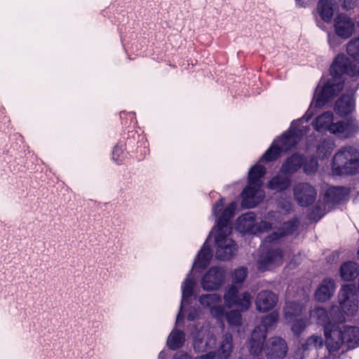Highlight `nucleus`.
<instances>
[{
  "label": "nucleus",
  "mask_w": 359,
  "mask_h": 359,
  "mask_svg": "<svg viewBox=\"0 0 359 359\" xmlns=\"http://www.w3.org/2000/svg\"><path fill=\"white\" fill-rule=\"evenodd\" d=\"M335 288V283L333 279L325 278L316 290L315 297L318 302H325L332 297Z\"/></svg>",
  "instance_id": "obj_25"
},
{
  "label": "nucleus",
  "mask_w": 359,
  "mask_h": 359,
  "mask_svg": "<svg viewBox=\"0 0 359 359\" xmlns=\"http://www.w3.org/2000/svg\"><path fill=\"white\" fill-rule=\"evenodd\" d=\"M279 320V313L274 311L264 316L261 325L255 328L250 341L249 349L251 354L259 355L262 352L263 343L266 337V332L274 327Z\"/></svg>",
  "instance_id": "obj_10"
},
{
  "label": "nucleus",
  "mask_w": 359,
  "mask_h": 359,
  "mask_svg": "<svg viewBox=\"0 0 359 359\" xmlns=\"http://www.w3.org/2000/svg\"><path fill=\"white\" fill-rule=\"evenodd\" d=\"M346 51L351 57L343 54L335 57L330 67L331 77L327 81L323 79L320 80L314 92L313 101L305 114L302 118L294 120L289 129L273 140L259 162L250 169L247 187H262V179L266 170L260 162L276 160L283 152H287L295 147L303 136L309 133L310 127L304 123L307 124L313 116L316 108L323 107L343 89L342 75L346 74L350 77L359 75V37L348 43Z\"/></svg>",
  "instance_id": "obj_1"
},
{
  "label": "nucleus",
  "mask_w": 359,
  "mask_h": 359,
  "mask_svg": "<svg viewBox=\"0 0 359 359\" xmlns=\"http://www.w3.org/2000/svg\"><path fill=\"white\" fill-rule=\"evenodd\" d=\"M291 181L288 177L277 175L269 182L267 187L271 190L281 191L287 189Z\"/></svg>",
  "instance_id": "obj_29"
},
{
  "label": "nucleus",
  "mask_w": 359,
  "mask_h": 359,
  "mask_svg": "<svg viewBox=\"0 0 359 359\" xmlns=\"http://www.w3.org/2000/svg\"><path fill=\"white\" fill-rule=\"evenodd\" d=\"M224 198H220L212 208V215L216 218V224L208 236V240L213 238V248L217 259L228 261L233 257L238 246L231 237L232 226L231 219L233 217L236 209L237 203L231 202L224 208Z\"/></svg>",
  "instance_id": "obj_2"
},
{
  "label": "nucleus",
  "mask_w": 359,
  "mask_h": 359,
  "mask_svg": "<svg viewBox=\"0 0 359 359\" xmlns=\"http://www.w3.org/2000/svg\"><path fill=\"white\" fill-rule=\"evenodd\" d=\"M190 321L188 330L193 338L192 346L196 353H207L213 350L217 344L214 327L208 321Z\"/></svg>",
  "instance_id": "obj_8"
},
{
  "label": "nucleus",
  "mask_w": 359,
  "mask_h": 359,
  "mask_svg": "<svg viewBox=\"0 0 359 359\" xmlns=\"http://www.w3.org/2000/svg\"><path fill=\"white\" fill-rule=\"evenodd\" d=\"M263 351L268 359H282L286 355L287 346L283 338L274 337L266 341Z\"/></svg>",
  "instance_id": "obj_19"
},
{
  "label": "nucleus",
  "mask_w": 359,
  "mask_h": 359,
  "mask_svg": "<svg viewBox=\"0 0 359 359\" xmlns=\"http://www.w3.org/2000/svg\"><path fill=\"white\" fill-rule=\"evenodd\" d=\"M317 26L323 30H325V25L323 22L316 20Z\"/></svg>",
  "instance_id": "obj_44"
},
{
  "label": "nucleus",
  "mask_w": 359,
  "mask_h": 359,
  "mask_svg": "<svg viewBox=\"0 0 359 359\" xmlns=\"http://www.w3.org/2000/svg\"><path fill=\"white\" fill-rule=\"evenodd\" d=\"M292 322L291 330L294 334L297 336L299 335L308 325V320L304 318L296 320H294Z\"/></svg>",
  "instance_id": "obj_37"
},
{
  "label": "nucleus",
  "mask_w": 359,
  "mask_h": 359,
  "mask_svg": "<svg viewBox=\"0 0 359 359\" xmlns=\"http://www.w3.org/2000/svg\"><path fill=\"white\" fill-rule=\"evenodd\" d=\"M332 111H325L317 116L312 121V126L318 133L329 132L339 139H348L359 132V125L354 118H348L334 122Z\"/></svg>",
  "instance_id": "obj_4"
},
{
  "label": "nucleus",
  "mask_w": 359,
  "mask_h": 359,
  "mask_svg": "<svg viewBox=\"0 0 359 359\" xmlns=\"http://www.w3.org/2000/svg\"><path fill=\"white\" fill-rule=\"evenodd\" d=\"M185 341V334L183 331L174 328L167 339V346L170 349L176 350L182 347Z\"/></svg>",
  "instance_id": "obj_27"
},
{
  "label": "nucleus",
  "mask_w": 359,
  "mask_h": 359,
  "mask_svg": "<svg viewBox=\"0 0 359 359\" xmlns=\"http://www.w3.org/2000/svg\"><path fill=\"white\" fill-rule=\"evenodd\" d=\"M338 38L339 37L336 34L328 33L327 41H328L330 46L332 48H334L340 44V42H339V40Z\"/></svg>",
  "instance_id": "obj_39"
},
{
  "label": "nucleus",
  "mask_w": 359,
  "mask_h": 359,
  "mask_svg": "<svg viewBox=\"0 0 359 359\" xmlns=\"http://www.w3.org/2000/svg\"><path fill=\"white\" fill-rule=\"evenodd\" d=\"M316 11L322 21L329 24L332 22L334 16V3L330 0H319Z\"/></svg>",
  "instance_id": "obj_26"
},
{
  "label": "nucleus",
  "mask_w": 359,
  "mask_h": 359,
  "mask_svg": "<svg viewBox=\"0 0 359 359\" xmlns=\"http://www.w3.org/2000/svg\"><path fill=\"white\" fill-rule=\"evenodd\" d=\"M196 285V281L193 274V270L190 269L181 285L182 299L180 310L177 315L176 326L183 321L184 314H187L189 321L201 320L203 316V311L200 307L191 305V301L195 299L194 290Z\"/></svg>",
  "instance_id": "obj_7"
},
{
  "label": "nucleus",
  "mask_w": 359,
  "mask_h": 359,
  "mask_svg": "<svg viewBox=\"0 0 359 359\" xmlns=\"http://www.w3.org/2000/svg\"><path fill=\"white\" fill-rule=\"evenodd\" d=\"M241 311L238 309H232L229 311H226L225 309V314L224 315V319L225 318L227 321L228 325L231 327H238L242 324V314Z\"/></svg>",
  "instance_id": "obj_32"
},
{
  "label": "nucleus",
  "mask_w": 359,
  "mask_h": 359,
  "mask_svg": "<svg viewBox=\"0 0 359 359\" xmlns=\"http://www.w3.org/2000/svg\"><path fill=\"white\" fill-rule=\"evenodd\" d=\"M334 34L341 39H347L355 31V22L345 13L338 14L333 21Z\"/></svg>",
  "instance_id": "obj_18"
},
{
  "label": "nucleus",
  "mask_w": 359,
  "mask_h": 359,
  "mask_svg": "<svg viewBox=\"0 0 359 359\" xmlns=\"http://www.w3.org/2000/svg\"><path fill=\"white\" fill-rule=\"evenodd\" d=\"M208 238L198 251L191 266L192 270L203 269L207 267L212 257V250L208 243Z\"/></svg>",
  "instance_id": "obj_23"
},
{
  "label": "nucleus",
  "mask_w": 359,
  "mask_h": 359,
  "mask_svg": "<svg viewBox=\"0 0 359 359\" xmlns=\"http://www.w3.org/2000/svg\"><path fill=\"white\" fill-rule=\"evenodd\" d=\"M278 296L270 290L259 292L255 299L256 309L259 312L266 313L272 310L277 304Z\"/></svg>",
  "instance_id": "obj_20"
},
{
  "label": "nucleus",
  "mask_w": 359,
  "mask_h": 359,
  "mask_svg": "<svg viewBox=\"0 0 359 359\" xmlns=\"http://www.w3.org/2000/svg\"><path fill=\"white\" fill-rule=\"evenodd\" d=\"M323 344V338L318 335H313L309 337L306 341L302 344L304 351L307 350L317 349L322 347Z\"/></svg>",
  "instance_id": "obj_35"
},
{
  "label": "nucleus",
  "mask_w": 359,
  "mask_h": 359,
  "mask_svg": "<svg viewBox=\"0 0 359 359\" xmlns=\"http://www.w3.org/2000/svg\"><path fill=\"white\" fill-rule=\"evenodd\" d=\"M126 146L123 142L118 143L111 152V159L116 164H121L125 159Z\"/></svg>",
  "instance_id": "obj_34"
},
{
  "label": "nucleus",
  "mask_w": 359,
  "mask_h": 359,
  "mask_svg": "<svg viewBox=\"0 0 359 359\" xmlns=\"http://www.w3.org/2000/svg\"><path fill=\"white\" fill-rule=\"evenodd\" d=\"M325 345L330 353L336 351L343 344L348 348L359 346V328L357 327L327 325L325 327Z\"/></svg>",
  "instance_id": "obj_5"
},
{
  "label": "nucleus",
  "mask_w": 359,
  "mask_h": 359,
  "mask_svg": "<svg viewBox=\"0 0 359 359\" xmlns=\"http://www.w3.org/2000/svg\"><path fill=\"white\" fill-rule=\"evenodd\" d=\"M225 279V269L221 266H212L202 276L201 285L205 291H217L224 285Z\"/></svg>",
  "instance_id": "obj_15"
},
{
  "label": "nucleus",
  "mask_w": 359,
  "mask_h": 359,
  "mask_svg": "<svg viewBox=\"0 0 359 359\" xmlns=\"http://www.w3.org/2000/svg\"><path fill=\"white\" fill-rule=\"evenodd\" d=\"M335 147V142L332 139H324L317 147V154L322 159L327 158L330 156Z\"/></svg>",
  "instance_id": "obj_30"
},
{
  "label": "nucleus",
  "mask_w": 359,
  "mask_h": 359,
  "mask_svg": "<svg viewBox=\"0 0 359 359\" xmlns=\"http://www.w3.org/2000/svg\"><path fill=\"white\" fill-rule=\"evenodd\" d=\"M248 275V270L245 267H240L234 270L232 273V284L238 287L245 280Z\"/></svg>",
  "instance_id": "obj_36"
},
{
  "label": "nucleus",
  "mask_w": 359,
  "mask_h": 359,
  "mask_svg": "<svg viewBox=\"0 0 359 359\" xmlns=\"http://www.w3.org/2000/svg\"><path fill=\"white\" fill-rule=\"evenodd\" d=\"M348 195V190L342 187H333L329 188L324 196L325 203L323 208L320 204H317L310 214V219L316 222L320 220L326 213V206H330L338 203L346 199Z\"/></svg>",
  "instance_id": "obj_11"
},
{
  "label": "nucleus",
  "mask_w": 359,
  "mask_h": 359,
  "mask_svg": "<svg viewBox=\"0 0 359 359\" xmlns=\"http://www.w3.org/2000/svg\"><path fill=\"white\" fill-rule=\"evenodd\" d=\"M314 0H295L296 5L299 7H306L311 4Z\"/></svg>",
  "instance_id": "obj_42"
},
{
  "label": "nucleus",
  "mask_w": 359,
  "mask_h": 359,
  "mask_svg": "<svg viewBox=\"0 0 359 359\" xmlns=\"http://www.w3.org/2000/svg\"><path fill=\"white\" fill-rule=\"evenodd\" d=\"M201 355L196 357H192L190 354L184 351H178L174 355L172 359H201Z\"/></svg>",
  "instance_id": "obj_38"
},
{
  "label": "nucleus",
  "mask_w": 359,
  "mask_h": 359,
  "mask_svg": "<svg viewBox=\"0 0 359 359\" xmlns=\"http://www.w3.org/2000/svg\"><path fill=\"white\" fill-rule=\"evenodd\" d=\"M198 302L203 309L208 310L214 319L220 323L223 330L225 306L222 304V297L218 293L204 294L199 296Z\"/></svg>",
  "instance_id": "obj_12"
},
{
  "label": "nucleus",
  "mask_w": 359,
  "mask_h": 359,
  "mask_svg": "<svg viewBox=\"0 0 359 359\" xmlns=\"http://www.w3.org/2000/svg\"><path fill=\"white\" fill-rule=\"evenodd\" d=\"M343 8L350 10L354 8L356 4L357 0H339Z\"/></svg>",
  "instance_id": "obj_40"
},
{
  "label": "nucleus",
  "mask_w": 359,
  "mask_h": 359,
  "mask_svg": "<svg viewBox=\"0 0 359 359\" xmlns=\"http://www.w3.org/2000/svg\"><path fill=\"white\" fill-rule=\"evenodd\" d=\"M233 349V336L229 332H225L222 336L217 349L202 354L201 359H230Z\"/></svg>",
  "instance_id": "obj_16"
},
{
  "label": "nucleus",
  "mask_w": 359,
  "mask_h": 359,
  "mask_svg": "<svg viewBox=\"0 0 359 359\" xmlns=\"http://www.w3.org/2000/svg\"><path fill=\"white\" fill-rule=\"evenodd\" d=\"M297 219L283 223V227L268 236L260 247V255L257 260V269L261 271H269L283 263V253L276 246L280 238L287 234L294 232L298 226Z\"/></svg>",
  "instance_id": "obj_3"
},
{
  "label": "nucleus",
  "mask_w": 359,
  "mask_h": 359,
  "mask_svg": "<svg viewBox=\"0 0 359 359\" xmlns=\"http://www.w3.org/2000/svg\"><path fill=\"white\" fill-rule=\"evenodd\" d=\"M293 261L294 262L295 264H297L298 263L297 262L296 259H293Z\"/></svg>",
  "instance_id": "obj_45"
},
{
  "label": "nucleus",
  "mask_w": 359,
  "mask_h": 359,
  "mask_svg": "<svg viewBox=\"0 0 359 359\" xmlns=\"http://www.w3.org/2000/svg\"><path fill=\"white\" fill-rule=\"evenodd\" d=\"M341 311L346 316H353L358 309V294L355 285H343L338 294Z\"/></svg>",
  "instance_id": "obj_14"
},
{
  "label": "nucleus",
  "mask_w": 359,
  "mask_h": 359,
  "mask_svg": "<svg viewBox=\"0 0 359 359\" xmlns=\"http://www.w3.org/2000/svg\"><path fill=\"white\" fill-rule=\"evenodd\" d=\"M332 173L334 176L353 175L359 171V151L353 147H344L334 156Z\"/></svg>",
  "instance_id": "obj_9"
},
{
  "label": "nucleus",
  "mask_w": 359,
  "mask_h": 359,
  "mask_svg": "<svg viewBox=\"0 0 359 359\" xmlns=\"http://www.w3.org/2000/svg\"><path fill=\"white\" fill-rule=\"evenodd\" d=\"M302 168L306 175L315 174L318 168L317 157L314 155L305 156L303 155V163Z\"/></svg>",
  "instance_id": "obj_31"
},
{
  "label": "nucleus",
  "mask_w": 359,
  "mask_h": 359,
  "mask_svg": "<svg viewBox=\"0 0 359 359\" xmlns=\"http://www.w3.org/2000/svg\"><path fill=\"white\" fill-rule=\"evenodd\" d=\"M359 274L358 267L356 263L346 262L340 268V276L344 280L350 281L355 278Z\"/></svg>",
  "instance_id": "obj_28"
},
{
  "label": "nucleus",
  "mask_w": 359,
  "mask_h": 359,
  "mask_svg": "<svg viewBox=\"0 0 359 359\" xmlns=\"http://www.w3.org/2000/svg\"><path fill=\"white\" fill-rule=\"evenodd\" d=\"M353 92L348 91L342 95L334 104V111L339 116H345L355 111V100L353 97Z\"/></svg>",
  "instance_id": "obj_21"
},
{
  "label": "nucleus",
  "mask_w": 359,
  "mask_h": 359,
  "mask_svg": "<svg viewBox=\"0 0 359 359\" xmlns=\"http://www.w3.org/2000/svg\"><path fill=\"white\" fill-rule=\"evenodd\" d=\"M239 288L231 285L224 294L225 308L238 307L241 311H247L251 306L252 297L248 292L239 294Z\"/></svg>",
  "instance_id": "obj_13"
},
{
  "label": "nucleus",
  "mask_w": 359,
  "mask_h": 359,
  "mask_svg": "<svg viewBox=\"0 0 359 359\" xmlns=\"http://www.w3.org/2000/svg\"><path fill=\"white\" fill-rule=\"evenodd\" d=\"M293 194L295 201L299 205L306 207L314 202L317 191L309 183L300 182L294 185Z\"/></svg>",
  "instance_id": "obj_17"
},
{
  "label": "nucleus",
  "mask_w": 359,
  "mask_h": 359,
  "mask_svg": "<svg viewBox=\"0 0 359 359\" xmlns=\"http://www.w3.org/2000/svg\"><path fill=\"white\" fill-rule=\"evenodd\" d=\"M307 296L304 297V302L286 301L283 307L284 318L288 323H292L296 318L301 316L305 311V303L307 301Z\"/></svg>",
  "instance_id": "obj_22"
},
{
  "label": "nucleus",
  "mask_w": 359,
  "mask_h": 359,
  "mask_svg": "<svg viewBox=\"0 0 359 359\" xmlns=\"http://www.w3.org/2000/svg\"><path fill=\"white\" fill-rule=\"evenodd\" d=\"M282 220V214L277 211L269 212L260 222H257L253 212L241 215L236 221V230L242 233L258 234L269 231L273 226L277 227Z\"/></svg>",
  "instance_id": "obj_6"
},
{
  "label": "nucleus",
  "mask_w": 359,
  "mask_h": 359,
  "mask_svg": "<svg viewBox=\"0 0 359 359\" xmlns=\"http://www.w3.org/2000/svg\"><path fill=\"white\" fill-rule=\"evenodd\" d=\"M279 206L284 210L285 212H290L292 209V203L290 200L284 202L280 201Z\"/></svg>",
  "instance_id": "obj_41"
},
{
  "label": "nucleus",
  "mask_w": 359,
  "mask_h": 359,
  "mask_svg": "<svg viewBox=\"0 0 359 359\" xmlns=\"http://www.w3.org/2000/svg\"><path fill=\"white\" fill-rule=\"evenodd\" d=\"M303 155L299 153H294L283 163L280 171L283 175H293L298 172L302 166Z\"/></svg>",
  "instance_id": "obj_24"
},
{
  "label": "nucleus",
  "mask_w": 359,
  "mask_h": 359,
  "mask_svg": "<svg viewBox=\"0 0 359 359\" xmlns=\"http://www.w3.org/2000/svg\"><path fill=\"white\" fill-rule=\"evenodd\" d=\"M168 356L167 352L162 351L158 354V359H165Z\"/></svg>",
  "instance_id": "obj_43"
},
{
  "label": "nucleus",
  "mask_w": 359,
  "mask_h": 359,
  "mask_svg": "<svg viewBox=\"0 0 359 359\" xmlns=\"http://www.w3.org/2000/svg\"><path fill=\"white\" fill-rule=\"evenodd\" d=\"M310 318L318 324L324 325V328L327 325H337V323H327L328 316L325 309L317 307L310 312Z\"/></svg>",
  "instance_id": "obj_33"
}]
</instances>
